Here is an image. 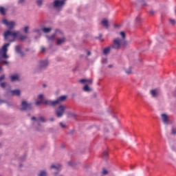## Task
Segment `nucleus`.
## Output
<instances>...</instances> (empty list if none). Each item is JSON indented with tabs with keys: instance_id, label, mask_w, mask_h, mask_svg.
Returning a JSON list of instances; mask_svg holds the SVG:
<instances>
[{
	"instance_id": "1",
	"label": "nucleus",
	"mask_w": 176,
	"mask_h": 176,
	"mask_svg": "<svg viewBox=\"0 0 176 176\" xmlns=\"http://www.w3.org/2000/svg\"><path fill=\"white\" fill-rule=\"evenodd\" d=\"M2 23L9 28V30L6 31L3 34L5 41H8V42L10 43L14 42L16 38L20 35V32L10 30L14 28L16 23L14 21H8L6 19H3Z\"/></svg>"
},
{
	"instance_id": "2",
	"label": "nucleus",
	"mask_w": 176,
	"mask_h": 176,
	"mask_svg": "<svg viewBox=\"0 0 176 176\" xmlns=\"http://www.w3.org/2000/svg\"><path fill=\"white\" fill-rule=\"evenodd\" d=\"M9 46H10V43H6L0 50V65H9V62L5 60V58H9V56L8 55V47H9ZM2 71H3V69L0 66V74Z\"/></svg>"
},
{
	"instance_id": "3",
	"label": "nucleus",
	"mask_w": 176,
	"mask_h": 176,
	"mask_svg": "<svg viewBox=\"0 0 176 176\" xmlns=\"http://www.w3.org/2000/svg\"><path fill=\"white\" fill-rule=\"evenodd\" d=\"M113 45H111L110 47H106L103 50V54H109V52H111V49H116L119 50L120 49V45H123L124 42L123 41H120L119 39H113Z\"/></svg>"
},
{
	"instance_id": "4",
	"label": "nucleus",
	"mask_w": 176,
	"mask_h": 176,
	"mask_svg": "<svg viewBox=\"0 0 176 176\" xmlns=\"http://www.w3.org/2000/svg\"><path fill=\"white\" fill-rule=\"evenodd\" d=\"M79 82L80 83H85V85L83 87L84 91H91V89L89 87V85H91L93 83V80L81 79V80H79Z\"/></svg>"
},
{
	"instance_id": "5",
	"label": "nucleus",
	"mask_w": 176,
	"mask_h": 176,
	"mask_svg": "<svg viewBox=\"0 0 176 176\" xmlns=\"http://www.w3.org/2000/svg\"><path fill=\"white\" fill-rule=\"evenodd\" d=\"M65 1L66 0H55L53 3V8L60 10V9H61L62 7L65 5Z\"/></svg>"
},
{
	"instance_id": "6",
	"label": "nucleus",
	"mask_w": 176,
	"mask_h": 176,
	"mask_svg": "<svg viewBox=\"0 0 176 176\" xmlns=\"http://www.w3.org/2000/svg\"><path fill=\"white\" fill-rule=\"evenodd\" d=\"M65 112V106L60 104L58 107L56 111V115L57 118H61L63 117V115H64Z\"/></svg>"
},
{
	"instance_id": "7",
	"label": "nucleus",
	"mask_w": 176,
	"mask_h": 176,
	"mask_svg": "<svg viewBox=\"0 0 176 176\" xmlns=\"http://www.w3.org/2000/svg\"><path fill=\"white\" fill-rule=\"evenodd\" d=\"M120 36H122V38H116L114 39H118L119 41H123L124 43L121 44L120 47H122V49H124L126 47V46H127V41H126V40H125L126 33H124V32H120Z\"/></svg>"
},
{
	"instance_id": "8",
	"label": "nucleus",
	"mask_w": 176,
	"mask_h": 176,
	"mask_svg": "<svg viewBox=\"0 0 176 176\" xmlns=\"http://www.w3.org/2000/svg\"><path fill=\"white\" fill-rule=\"evenodd\" d=\"M21 111H27V109H32V104L28 103L27 101H23L21 103Z\"/></svg>"
},
{
	"instance_id": "9",
	"label": "nucleus",
	"mask_w": 176,
	"mask_h": 176,
	"mask_svg": "<svg viewBox=\"0 0 176 176\" xmlns=\"http://www.w3.org/2000/svg\"><path fill=\"white\" fill-rule=\"evenodd\" d=\"M65 100H67L66 96H60L52 102V107H54L55 105H57V104H60V102H63V101H65Z\"/></svg>"
},
{
	"instance_id": "10",
	"label": "nucleus",
	"mask_w": 176,
	"mask_h": 176,
	"mask_svg": "<svg viewBox=\"0 0 176 176\" xmlns=\"http://www.w3.org/2000/svg\"><path fill=\"white\" fill-rule=\"evenodd\" d=\"M161 116H162L163 123H164L165 124H167L168 123V116H167L164 113L162 114Z\"/></svg>"
},
{
	"instance_id": "11",
	"label": "nucleus",
	"mask_w": 176,
	"mask_h": 176,
	"mask_svg": "<svg viewBox=\"0 0 176 176\" xmlns=\"http://www.w3.org/2000/svg\"><path fill=\"white\" fill-rule=\"evenodd\" d=\"M65 42V38H58L56 40V45L60 46V45L64 43Z\"/></svg>"
},
{
	"instance_id": "12",
	"label": "nucleus",
	"mask_w": 176,
	"mask_h": 176,
	"mask_svg": "<svg viewBox=\"0 0 176 176\" xmlns=\"http://www.w3.org/2000/svg\"><path fill=\"white\" fill-rule=\"evenodd\" d=\"M48 64H49V62H47V60H42L40 62V67L45 68V67H47Z\"/></svg>"
},
{
	"instance_id": "13",
	"label": "nucleus",
	"mask_w": 176,
	"mask_h": 176,
	"mask_svg": "<svg viewBox=\"0 0 176 176\" xmlns=\"http://www.w3.org/2000/svg\"><path fill=\"white\" fill-rule=\"evenodd\" d=\"M101 24L102 25H103V27H104L105 28H109V24L108 23V20L107 19H103L101 21Z\"/></svg>"
},
{
	"instance_id": "14",
	"label": "nucleus",
	"mask_w": 176,
	"mask_h": 176,
	"mask_svg": "<svg viewBox=\"0 0 176 176\" xmlns=\"http://www.w3.org/2000/svg\"><path fill=\"white\" fill-rule=\"evenodd\" d=\"M11 93L12 96H20V94H21V92L19 89L12 90Z\"/></svg>"
},
{
	"instance_id": "15",
	"label": "nucleus",
	"mask_w": 176,
	"mask_h": 176,
	"mask_svg": "<svg viewBox=\"0 0 176 176\" xmlns=\"http://www.w3.org/2000/svg\"><path fill=\"white\" fill-rule=\"evenodd\" d=\"M54 101H51V100H43V104H44V105H52V107H53V102Z\"/></svg>"
},
{
	"instance_id": "16",
	"label": "nucleus",
	"mask_w": 176,
	"mask_h": 176,
	"mask_svg": "<svg viewBox=\"0 0 176 176\" xmlns=\"http://www.w3.org/2000/svg\"><path fill=\"white\" fill-rule=\"evenodd\" d=\"M10 79L12 82H14L15 80H19V75L11 76Z\"/></svg>"
},
{
	"instance_id": "17",
	"label": "nucleus",
	"mask_w": 176,
	"mask_h": 176,
	"mask_svg": "<svg viewBox=\"0 0 176 176\" xmlns=\"http://www.w3.org/2000/svg\"><path fill=\"white\" fill-rule=\"evenodd\" d=\"M61 168V165H60V164H57L56 165H52L51 166V168H55L56 170H60V168Z\"/></svg>"
},
{
	"instance_id": "18",
	"label": "nucleus",
	"mask_w": 176,
	"mask_h": 176,
	"mask_svg": "<svg viewBox=\"0 0 176 176\" xmlns=\"http://www.w3.org/2000/svg\"><path fill=\"white\" fill-rule=\"evenodd\" d=\"M50 31H52V28H43V32H45V34H48V32H50Z\"/></svg>"
},
{
	"instance_id": "19",
	"label": "nucleus",
	"mask_w": 176,
	"mask_h": 176,
	"mask_svg": "<svg viewBox=\"0 0 176 176\" xmlns=\"http://www.w3.org/2000/svg\"><path fill=\"white\" fill-rule=\"evenodd\" d=\"M150 93L152 97H156L157 96V92L156 91V89L151 90Z\"/></svg>"
},
{
	"instance_id": "20",
	"label": "nucleus",
	"mask_w": 176,
	"mask_h": 176,
	"mask_svg": "<svg viewBox=\"0 0 176 176\" xmlns=\"http://www.w3.org/2000/svg\"><path fill=\"white\" fill-rule=\"evenodd\" d=\"M48 41H54L56 39V34H52L51 36H47Z\"/></svg>"
},
{
	"instance_id": "21",
	"label": "nucleus",
	"mask_w": 176,
	"mask_h": 176,
	"mask_svg": "<svg viewBox=\"0 0 176 176\" xmlns=\"http://www.w3.org/2000/svg\"><path fill=\"white\" fill-rule=\"evenodd\" d=\"M15 52H16V53H20L21 52V45H16L15 47Z\"/></svg>"
},
{
	"instance_id": "22",
	"label": "nucleus",
	"mask_w": 176,
	"mask_h": 176,
	"mask_svg": "<svg viewBox=\"0 0 176 176\" xmlns=\"http://www.w3.org/2000/svg\"><path fill=\"white\" fill-rule=\"evenodd\" d=\"M0 13H1V14H6V10H5V8L0 7Z\"/></svg>"
},
{
	"instance_id": "23",
	"label": "nucleus",
	"mask_w": 176,
	"mask_h": 176,
	"mask_svg": "<svg viewBox=\"0 0 176 176\" xmlns=\"http://www.w3.org/2000/svg\"><path fill=\"white\" fill-rule=\"evenodd\" d=\"M169 23L171 24V25H176V21L175 19H170Z\"/></svg>"
},
{
	"instance_id": "24",
	"label": "nucleus",
	"mask_w": 176,
	"mask_h": 176,
	"mask_svg": "<svg viewBox=\"0 0 176 176\" xmlns=\"http://www.w3.org/2000/svg\"><path fill=\"white\" fill-rule=\"evenodd\" d=\"M47 173L45 170H41L38 176H47Z\"/></svg>"
},
{
	"instance_id": "25",
	"label": "nucleus",
	"mask_w": 176,
	"mask_h": 176,
	"mask_svg": "<svg viewBox=\"0 0 176 176\" xmlns=\"http://www.w3.org/2000/svg\"><path fill=\"white\" fill-rule=\"evenodd\" d=\"M43 3V0H36V4L38 6H42V4Z\"/></svg>"
},
{
	"instance_id": "26",
	"label": "nucleus",
	"mask_w": 176,
	"mask_h": 176,
	"mask_svg": "<svg viewBox=\"0 0 176 176\" xmlns=\"http://www.w3.org/2000/svg\"><path fill=\"white\" fill-rule=\"evenodd\" d=\"M107 157H108V152L107 151H104L103 153V159H107Z\"/></svg>"
},
{
	"instance_id": "27",
	"label": "nucleus",
	"mask_w": 176,
	"mask_h": 176,
	"mask_svg": "<svg viewBox=\"0 0 176 176\" xmlns=\"http://www.w3.org/2000/svg\"><path fill=\"white\" fill-rule=\"evenodd\" d=\"M108 174V170L107 169H103V171L102 172V175H107Z\"/></svg>"
},
{
	"instance_id": "28",
	"label": "nucleus",
	"mask_w": 176,
	"mask_h": 176,
	"mask_svg": "<svg viewBox=\"0 0 176 176\" xmlns=\"http://www.w3.org/2000/svg\"><path fill=\"white\" fill-rule=\"evenodd\" d=\"M27 36H20V39L21 40V41H25V39H27Z\"/></svg>"
},
{
	"instance_id": "29",
	"label": "nucleus",
	"mask_w": 176,
	"mask_h": 176,
	"mask_svg": "<svg viewBox=\"0 0 176 176\" xmlns=\"http://www.w3.org/2000/svg\"><path fill=\"white\" fill-rule=\"evenodd\" d=\"M28 30H29V28L28 26L25 27L24 28V32L25 34H28Z\"/></svg>"
},
{
	"instance_id": "30",
	"label": "nucleus",
	"mask_w": 176,
	"mask_h": 176,
	"mask_svg": "<svg viewBox=\"0 0 176 176\" xmlns=\"http://www.w3.org/2000/svg\"><path fill=\"white\" fill-rule=\"evenodd\" d=\"M39 121L43 122H46V120H45V118H43V117H40L39 118Z\"/></svg>"
},
{
	"instance_id": "31",
	"label": "nucleus",
	"mask_w": 176,
	"mask_h": 176,
	"mask_svg": "<svg viewBox=\"0 0 176 176\" xmlns=\"http://www.w3.org/2000/svg\"><path fill=\"white\" fill-rule=\"evenodd\" d=\"M60 126L62 129H65L67 127L63 122H60Z\"/></svg>"
},
{
	"instance_id": "32",
	"label": "nucleus",
	"mask_w": 176,
	"mask_h": 176,
	"mask_svg": "<svg viewBox=\"0 0 176 176\" xmlns=\"http://www.w3.org/2000/svg\"><path fill=\"white\" fill-rule=\"evenodd\" d=\"M5 79V74H3L2 76H0V82H2Z\"/></svg>"
},
{
	"instance_id": "33",
	"label": "nucleus",
	"mask_w": 176,
	"mask_h": 176,
	"mask_svg": "<svg viewBox=\"0 0 176 176\" xmlns=\"http://www.w3.org/2000/svg\"><path fill=\"white\" fill-rule=\"evenodd\" d=\"M0 86L1 87H5L6 86V82H1Z\"/></svg>"
},
{
	"instance_id": "34",
	"label": "nucleus",
	"mask_w": 176,
	"mask_h": 176,
	"mask_svg": "<svg viewBox=\"0 0 176 176\" xmlns=\"http://www.w3.org/2000/svg\"><path fill=\"white\" fill-rule=\"evenodd\" d=\"M41 104H43V100L36 102V105H41Z\"/></svg>"
},
{
	"instance_id": "35",
	"label": "nucleus",
	"mask_w": 176,
	"mask_h": 176,
	"mask_svg": "<svg viewBox=\"0 0 176 176\" xmlns=\"http://www.w3.org/2000/svg\"><path fill=\"white\" fill-rule=\"evenodd\" d=\"M24 2H25V0H19L18 3L23 4Z\"/></svg>"
},
{
	"instance_id": "36",
	"label": "nucleus",
	"mask_w": 176,
	"mask_h": 176,
	"mask_svg": "<svg viewBox=\"0 0 176 176\" xmlns=\"http://www.w3.org/2000/svg\"><path fill=\"white\" fill-rule=\"evenodd\" d=\"M19 54H20V56H21V57H24V56H25V54H24V52H19Z\"/></svg>"
},
{
	"instance_id": "37",
	"label": "nucleus",
	"mask_w": 176,
	"mask_h": 176,
	"mask_svg": "<svg viewBox=\"0 0 176 176\" xmlns=\"http://www.w3.org/2000/svg\"><path fill=\"white\" fill-rule=\"evenodd\" d=\"M135 21H136V23H140V21H141V18L137 17V18L135 19Z\"/></svg>"
},
{
	"instance_id": "38",
	"label": "nucleus",
	"mask_w": 176,
	"mask_h": 176,
	"mask_svg": "<svg viewBox=\"0 0 176 176\" xmlns=\"http://www.w3.org/2000/svg\"><path fill=\"white\" fill-rule=\"evenodd\" d=\"M150 14H151V16H153V14H155V11H153V10H151L150 12H149Z\"/></svg>"
},
{
	"instance_id": "39",
	"label": "nucleus",
	"mask_w": 176,
	"mask_h": 176,
	"mask_svg": "<svg viewBox=\"0 0 176 176\" xmlns=\"http://www.w3.org/2000/svg\"><path fill=\"white\" fill-rule=\"evenodd\" d=\"M126 74H131V68H129L128 70H126Z\"/></svg>"
},
{
	"instance_id": "40",
	"label": "nucleus",
	"mask_w": 176,
	"mask_h": 176,
	"mask_svg": "<svg viewBox=\"0 0 176 176\" xmlns=\"http://www.w3.org/2000/svg\"><path fill=\"white\" fill-rule=\"evenodd\" d=\"M38 98L39 100H42V98H43V94L38 95Z\"/></svg>"
},
{
	"instance_id": "41",
	"label": "nucleus",
	"mask_w": 176,
	"mask_h": 176,
	"mask_svg": "<svg viewBox=\"0 0 176 176\" xmlns=\"http://www.w3.org/2000/svg\"><path fill=\"white\" fill-rule=\"evenodd\" d=\"M172 134H176V129H172Z\"/></svg>"
},
{
	"instance_id": "42",
	"label": "nucleus",
	"mask_w": 176,
	"mask_h": 176,
	"mask_svg": "<svg viewBox=\"0 0 176 176\" xmlns=\"http://www.w3.org/2000/svg\"><path fill=\"white\" fill-rule=\"evenodd\" d=\"M67 164L69 166H72L74 164V163H72V162H67Z\"/></svg>"
},
{
	"instance_id": "43",
	"label": "nucleus",
	"mask_w": 176,
	"mask_h": 176,
	"mask_svg": "<svg viewBox=\"0 0 176 176\" xmlns=\"http://www.w3.org/2000/svg\"><path fill=\"white\" fill-rule=\"evenodd\" d=\"M105 63H108V60L104 59V60H102L103 64H105Z\"/></svg>"
},
{
	"instance_id": "44",
	"label": "nucleus",
	"mask_w": 176,
	"mask_h": 176,
	"mask_svg": "<svg viewBox=\"0 0 176 176\" xmlns=\"http://www.w3.org/2000/svg\"><path fill=\"white\" fill-rule=\"evenodd\" d=\"M45 47H41V52L43 53L45 52Z\"/></svg>"
},
{
	"instance_id": "45",
	"label": "nucleus",
	"mask_w": 176,
	"mask_h": 176,
	"mask_svg": "<svg viewBox=\"0 0 176 176\" xmlns=\"http://www.w3.org/2000/svg\"><path fill=\"white\" fill-rule=\"evenodd\" d=\"M50 122H54V118H50Z\"/></svg>"
},
{
	"instance_id": "46",
	"label": "nucleus",
	"mask_w": 176,
	"mask_h": 176,
	"mask_svg": "<svg viewBox=\"0 0 176 176\" xmlns=\"http://www.w3.org/2000/svg\"><path fill=\"white\" fill-rule=\"evenodd\" d=\"M32 120H36V117H32Z\"/></svg>"
},
{
	"instance_id": "47",
	"label": "nucleus",
	"mask_w": 176,
	"mask_h": 176,
	"mask_svg": "<svg viewBox=\"0 0 176 176\" xmlns=\"http://www.w3.org/2000/svg\"><path fill=\"white\" fill-rule=\"evenodd\" d=\"M90 54H91V53L89 51H88L87 52V56H90Z\"/></svg>"
},
{
	"instance_id": "48",
	"label": "nucleus",
	"mask_w": 176,
	"mask_h": 176,
	"mask_svg": "<svg viewBox=\"0 0 176 176\" xmlns=\"http://www.w3.org/2000/svg\"><path fill=\"white\" fill-rule=\"evenodd\" d=\"M109 68H112V65H109Z\"/></svg>"
},
{
	"instance_id": "49",
	"label": "nucleus",
	"mask_w": 176,
	"mask_h": 176,
	"mask_svg": "<svg viewBox=\"0 0 176 176\" xmlns=\"http://www.w3.org/2000/svg\"><path fill=\"white\" fill-rule=\"evenodd\" d=\"M43 87H46V85H43Z\"/></svg>"
},
{
	"instance_id": "50",
	"label": "nucleus",
	"mask_w": 176,
	"mask_h": 176,
	"mask_svg": "<svg viewBox=\"0 0 176 176\" xmlns=\"http://www.w3.org/2000/svg\"><path fill=\"white\" fill-rule=\"evenodd\" d=\"M28 50H29L28 49H26V50H25V52H28Z\"/></svg>"
}]
</instances>
